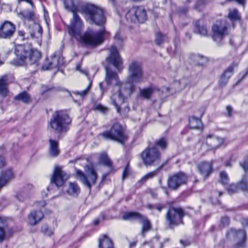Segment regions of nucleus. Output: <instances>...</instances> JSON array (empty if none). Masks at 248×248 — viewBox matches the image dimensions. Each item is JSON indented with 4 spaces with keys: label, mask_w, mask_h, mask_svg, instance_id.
Listing matches in <instances>:
<instances>
[{
    "label": "nucleus",
    "mask_w": 248,
    "mask_h": 248,
    "mask_svg": "<svg viewBox=\"0 0 248 248\" xmlns=\"http://www.w3.org/2000/svg\"><path fill=\"white\" fill-rule=\"evenodd\" d=\"M73 13V18L68 26V33L80 43L87 46H94L100 44L103 41V30L99 31L88 30L81 35L83 29L82 21L73 9L70 10Z\"/></svg>",
    "instance_id": "1"
},
{
    "label": "nucleus",
    "mask_w": 248,
    "mask_h": 248,
    "mask_svg": "<svg viewBox=\"0 0 248 248\" xmlns=\"http://www.w3.org/2000/svg\"><path fill=\"white\" fill-rule=\"evenodd\" d=\"M71 122L72 119L66 111L58 110L52 115L49 126L55 132L63 133L68 130Z\"/></svg>",
    "instance_id": "2"
},
{
    "label": "nucleus",
    "mask_w": 248,
    "mask_h": 248,
    "mask_svg": "<svg viewBox=\"0 0 248 248\" xmlns=\"http://www.w3.org/2000/svg\"><path fill=\"white\" fill-rule=\"evenodd\" d=\"M128 76L127 82L128 83L127 93L131 94L134 90V83H140L143 82L144 77L141 64L138 62H133L129 65Z\"/></svg>",
    "instance_id": "3"
},
{
    "label": "nucleus",
    "mask_w": 248,
    "mask_h": 248,
    "mask_svg": "<svg viewBox=\"0 0 248 248\" xmlns=\"http://www.w3.org/2000/svg\"><path fill=\"white\" fill-rule=\"evenodd\" d=\"M126 85L121 84V88L119 91L112 94L111 100L113 105L115 107L117 111L122 116L125 117L129 111V107L124 102V97L123 93L130 95L127 93L128 88L126 87Z\"/></svg>",
    "instance_id": "4"
},
{
    "label": "nucleus",
    "mask_w": 248,
    "mask_h": 248,
    "mask_svg": "<svg viewBox=\"0 0 248 248\" xmlns=\"http://www.w3.org/2000/svg\"><path fill=\"white\" fill-rule=\"evenodd\" d=\"M83 11L87 20L100 26L105 23L106 17L102 9L93 5H87L84 7Z\"/></svg>",
    "instance_id": "5"
},
{
    "label": "nucleus",
    "mask_w": 248,
    "mask_h": 248,
    "mask_svg": "<svg viewBox=\"0 0 248 248\" xmlns=\"http://www.w3.org/2000/svg\"><path fill=\"white\" fill-rule=\"evenodd\" d=\"M84 169L85 174L79 170H77V174L82 183L91 191L92 186L96 182L97 174L92 165H86Z\"/></svg>",
    "instance_id": "6"
},
{
    "label": "nucleus",
    "mask_w": 248,
    "mask_h": 248,
    "mask_svg": "<svg viewBox=\"0 0 248 248\" xmlns=\"http://www.w3.org/2000/svg\"><path fill=\"white\" fill-rule=\"evenodd\" d=\"M18 16L21 19H23L25 24L27 21L31 22V28L33 31H31L30 35L32 38H39L41 37L42 34V29L39 24L34 22V13L32 11L25 10L21 11L17 13Z\"/></svg>",
    "instance_id": "7"
},
{
    "label": "nucleus",
    "mask_w": 248,
    "mask_h": 248,
    "mask_svg": "<svg viewBox=\"0 0 248 248\" xmlns=\"http://www.w3.org/2000/svg\"><path fill=\"white\" fill-rule=\"evenodd\" d=\"M107 140H115L120 143H124L127 140L123 127L119 123H115L112 126L109 131H106L100 134Z\"/></svg>",
    "instance_id": "8"
},
{
    "label": "nucleus",
    "mask_w": 248,
    "mask_h": 248,
    "mask_svg": "<svg viewBox=\"0 0 248 248\" xmlns=\"http://www.w3.org/2000/svg\"><path fill=\"white\" fill-rule=\"evenodd\" d=\"M143 163L146 166L154 165L160 160L161 155L156 146L148 147L140 154Z\"/></svg>",
    "instance_id": "9"
},
{
    "label": "nucleus",
    "mask_w": 248,
    "mask_h": 248,
    "mask_svg": "<svg viewBox=\"0 0 248 248\" xmlns=\"http://www.w3.org/2000/svg\"><path fill=\"white\" fill-rule=\"evenodd\" d=\"M125 18L129 22L143 23L147 20L146 11L141 6L133 7L126 13Z\"/></svg>",
    "instance_id": "10"
},
{
    "label": "nucleus",
    "mask_w": 248,
    "mask_h": 248,
    "mask_svg": "<svg viewBox=\"0 0 248 248\" xmlns=\"http://www.w3.org/2000/svg\"><path fill=\"white\" fill-rule=\"evenodd\" d=\"M30 53L31 48L29 46L21 45L16 46L15 49L16 58L11 63L16 66H24L28 64Z\"/></svg>",
    "instance_id": "11"
},
{
    "label": "nucleus",
    "mask_w": 248,
    "mask_h": 248,
    "mask_svg": "<svg viewBox=\"0 0 248 248\" xmlns=\"http://www.w3.org/2000/svg\"><path fill=\"white\" fill-rule=\"evenodd\" d=\"M184 215V212L182 208H170L166 216L169 227L172 228L174 226L183 223L182 218Z\"/></svg>",
    "instance_id": "12"
},
{
    "label": "nucleus",
    "mask_w": 248,
    "mask_h": 248,
    "mask_svg": "<svg viewBox=\"0 0 248 248\" xmlns=\"http://www.w3.org/2000/svg\"><path fill=\"white\" fill-rule=\"evenodd\" d=\"M124 220L136 219L142 224L141 234L144 236V233L151 229V224L147 217L136 212H126L123 216Z\"/></svg>",
    "instance_id": "13"
},
{
    "label": "nucleus",
    "mask_w": 248,
    "mask_h": 248,
    "mask_svg": "<svg viewBox=\"0 0 248 248\" xmlns=\"http://www.w3.org/2000/svg\"><path fill=\"white\" fill-rule=\"evenodd\" d=\"M227 25L225 21H217L212 27V37L217 42H220L228 34Z\"/></svg>",
    "instance_id": "14"
},
{
    "label": "nucleus",
    "mask_w": 248,
    "mask_h": 248,
    "mask_svg": "<svg viewBox=\"0 0 248 248\" xmlns=\"http://www.w3.org/2000/svg\"><path fill=\"white\" fill-rule=\"evenodd\" d=\"M187 181V176L183 172H179L169 177L167 181L168 186L170 188L176 190L181 186L186 184Z\"/></svg>",
    "instance_id": "15"
},
{
    "label": "nucleus",
    "mask_w": 248,
    "mask_h": 248,
    "mask_svg": "<svg viewBox=\"0 0 248 248\" xmlns=\"http://www.w3.org/2000/svg\"><path fill=\"white\" fill-rule=\"evenodd\" d=\"M109 50V55L106 58L107 62L121 72L123 69V63L117 49L115 46H112Z\"/></svg>",
    "instance_id": "16"
},
{
    "label": "nucleus",
    "mask_w": 248,
    "mask_h": 248,
    "mask_svg": "<svg viewBox=\"0 0 248 248\" xmlns=\"http://www.w3.org/2000/svg\"><path fill=\"white\" fill-rule=\"evenodd\" d=\"M68 177V175L62 170L61 167H56L51 179V182L54 183L57 186H61Z\"/></svg>",
    "instance_id": "17"
},
{
    "label": "nucleus",
    "mask_w": 248,
    "mask_h": 248,
    "mask_svg": "<svg viewBox=\"0 0 248 248\" xmlns=\"http://www.w3.org/2000/svg\"><path fill=\"white\" fill-rule=\"evenodd\" d=\"M15 31L14 25L9 21H5L0 26V38L9 39L13 35Z\"/></svg>",
    "instance_id": "18"
},
{
    "label": "nucleus",
    "mask_w": 248,
    "mask_h": 248,
    "mask_svg": "<svg viewBox=\"0 0 248 248\" xmlns=\"http://www.w3.org/2000/svg\"><path fill=\"white\" fill-rule=\"evenodd\" d=\"M160 90L157 87L153 85L144 88L140 90V96L143 99H150L157 92H159Z\"/></svg>",
    "instance_id": "19"
},
{
    "label": "nucleus",
    "mask_w": 248,
    "mask_h": 248,
    "mask_svg": "<svg viewBox=\"0 0 248 248\" xmlns=\"http://www.w3.org/2000/svg\"><path fill=\"white\" fill-rule=\"evenodd\" d=\"M44 217V214L41 210H33L28 216L27 222L31 226L38 224Z\"/></svg>",
    "instance_id": "20"
},
{
    "label": "nucleus",
    "mask_w": 248,
    "mask_h": 248,
    "mask_svg": "<svg viewBox=\"0 0 248 248\" xmlns=\"http://www.w3.org/2000/svg\"><path fill=\"white\" fill-rule=\"evenodd\" d=\"M224 142V139L216 137L213 135H209L207 136L205 143L211 149H216Z\"/></svg>",
    "instance_id": "21"
},
{
    "label": "nucleus",
    "mask_w": 248,
    "mask_h": 248,
    "mask_svg": "<svg viewBox=\"0 0 248 248\" xmlns=\"http://www.w3.org/2000/svg\"><path fill=\"white\" fill-rule=\"evenodd\" d=\"M106 76V81L108 85H119L120 82L119 80L118 77L116 72H113L108 67H105Z\"/></svg>",
    "instance_id": "22"
},
{
    "label": "nucleus",
    "mask_w": 248,
    "mask_h": 248,
    "mask_svg": "<svg viewBox=\"0 0 248 248\" xmlns=\"http://www.w3.org/2000/svg\"><path fill=\"white\" fill-rule=\"evenodd\" d=\"M14 177L15 173L11 168L3 170L0 177V188Z\"/></svg>",
    "instance_id": "23"
},
{
    "label": "nucleus",
    "mask_w": 248,
    "mask_h": 248,
    "mask_svg": "<svg viewBox=\"0 0 248 248\" xmlns=\"http://www.w3.org/2000/svg\"><path fill=\"white\" fill-rule=\"evenodd\" d=\"M246 237L245 232L242 230H236L232 229L227 233V237L230 240L237 241Z\"/></svg>",
    "instance_id": "24"
},
{
    "label": "nucleus",
    "mask_w": 248,
    "mask_h": 248,
    "mask_svg": "<svg viewBox=\"0 0 248 248\" xmlns=\"http://www.w3.org/2000/svg\"><path fill=\"white\" fill-rule=\"evenodd\" d=\"M8 77L7 75H3L0 78V95L2 97H5L8 95Z\"/></svg>",
    "instance_id": "25"
},
{
    "label": "nucleus",
    "mask_w": 248,
    "mask_h": 248,
    "mask_svg": "<svg viewBox=\"0 0 248 248\" xmlns=\"http://www.w3.org/2000/svg\"><path fill=\"white\" fill-rule=\"evenodd\" d=\"M198 169L203 176L207 177L211 173L212 168L210 163L203 162L198 165Z\"/></svg>",
    "instance_id": "26"
},
{
    "label": "nucleus",
    "mask_w": 248,
    "mask_h": 248,
    "mask_svg": "<svg viewBox=\"0 0 248 248\" xmlns=\"http://www.w3.org/2000/svg\"><path fill=\"white\" fill-rule=\"evenodd\" d=\"M50 147L49 150V155L52 157H56L59 154L58 141L51 139L49 140Z\"/></svg>",
    "instance_id": "27"
},
{
    "label": "nucleus",
    "mask_w": 248,
    "mask_h": 248,
    "mask_svg": "<svg viewBox=\"0 0 248 248\" xmlns=\"http://www.w3.org/2000/svg\"><path fill=\"white\" fill-rule=\"evenodd\" d=\"M195 26L198 34L204 36L207 35L208 31L206 26L204 25L202 20H197L195 23Z\"/></svg>",
    "instance_id": "28"
},
{
    "label": "nucleus",
    "mask_w": 248,
    "mask_h": 248,
    "mask_svg": "<svg viewBox=\"0 0 248 248\" xmlns=\"http://www.w3.org/2000/svg\"><path fill=\"white\" fill-rule=\"evenodd\" d=\"M41 58V53L37 50L31 48V53L28 57V63L34 64L37 62Z\"/></svg>",
    "instance_id": "29"
},
{
    "label": "nucleus",
    "mask_w": 248,
    "mask_h": 248,
    "mask_svg": "<svg viewBox=\"0 0 248 248\" xmlns=\"http://www.w3.org/2000/svg\"><path fill=\"white\" fill-rule=\"evenodd\" d=\"M63 64V62L62 59L60 57H56V56H54V57L52 58L51 62L49 63V66H46L45 65H44L42 66V69L46 70H48L51 66L59 67Z\"/></svg>",
    "instance_id": "30"
},
{
    "label": "nucleus",
    "mask_w": 248,
    "mask_h": 248,
    "mask_svg": "<svg viewBox=\"0 0 248 248\" xmlns=\"http://www.w3.org/2000/svg\"><path fill=\"white\" fill-rule=\"evenodd\" d=\"M99 248H113L112 241L106 235L100 238L99 243Z\"/></svg>",
    "instance_id": "31"
},
{
    "label": "nucleus",
    "mask_w": 248,
    "mask_h": 248,
    "mask_svg": "<svg viewBox=\"0 0 248 248\" xmlns=\"http://www.w3.org/2000/svg\"><path fill=\"white\" fill-rule=\"evenodd\" d=\"M80 189L76 183L70 182L69 184V187L67 190V193L70 196L77 197L79 193Z\"/></svg>",
    "instance_id": "32"
},
{
    "label": "nucleus",
    "mask_w": 248,
    "mask_h": 248,
    "mask_svg": "<svg viewBox=\"0 0 248 248\" xmlns=\"http://www.w3.org/2000/svg\"><path fill=\"white\" fill-rule=\"evenodd\" d=\"M189 125L192 129H199L202 126V123L199 119L193 116L189 119Z\"/></svg>",
    "instance_id": "33"
},
{
    "label": "nucleus",
    "mask_w": 248,
    "mask_h": 248,
    "mask_svg": "<svg viewBox=\"0 0 248 248\" xmlns=\"http://www.w3.org/2000/svg\"><path fill=\"white\" fill-rule=\"evenodd\" d=\"M99 162L109 168L112 167V162L106 153H102L100 155Z\"/></svg>",
    "instance_id": "34"
},
{
    "label": "nucleus",
    "mask_w": 248,
    "mask_h": 248,
    "mask_svg": "<svg viewBox=\"0 0 248 248\" xmlns=\"http://www.w3.org/2000/svg\"><path fill=\"white\" fill-rule=\"evenodd\" d=\"M238 64L235 62L232 63L224 72L222 76L229 79L230 78L233 73V70L235 67H236Z\"/></svg>",
    "instance_id": "35"
},
{
    "label": "nucleus",
    "mask_w": 248,
    "mask_h": 248,
    "mask_svg": "<svg viewBox=\"0 0 248 248\" xmlns=\"http://www.w3.org/2000/svg\"><path fill=\"white\" fill-rule=\"evenodd\" d=\"M228 17L232 22L239 20L240 18L238 11L236 9L229 10Z\"/></svg>",
    "instance_id": "36"
},
{
    "label": "nucleus",
    "mask_w": 248,
    "mask_h": 248,
    "mask_svg": "<svg viewBox=\"0 0 248 248\" xmlns=\"http://www.w3.org/2000/svg\"><path fill=\"white\" fill-rule=\"evenodd\" d=\"M15 100H20L24 103H28L30 101L29 94L26 92H22L15 97Z\"/></svg>",
    "instance_id": "37"
},
{
    "label": "nucleus",
    "mask_w": 248,
    "mask_h": 248,
    "mask_svg": "<svg viewBox=\"0 0 248 248\" xmlns=\"http://www.w3.org/2000/svg\"><path fill=\"white\" fill-rule=\"evenodd\" d=\"M92 82L90 80L89 84L88 85V86H87L85 90L81 91H75L74 92V93L75 95H79L80 97L83 98L88 93L92 85Z\"/></svg>",
    "instance_id": "38"
},
{
    "label": "nucleus",
    "mask_w": 248,
    "mask_h": 248,
    "mask_svg": "<svg viewBox=\"0 0 248 248\" xmlns=\"http://www.w3.org/2000/svg\"><path fill=\"white\" fill-rule=\"evenodd\" d=\"M238 187L243 190H248V177L244 176L238 184Z\"/></svg>",
    "instance_id": "39"
},
{
    "label": "nucleus",
    "mask_w": 248,
    "mask_h": 248,
    "mask_svg": "<svg viewBox=\"0 0 248 248\" xmlns=\"http://www.w3.org/2000/svg\"><path fill=\"white\" fill-rule=\"evenodd\" d=\"M158 170H159V169H158L148 173L147 174H146V175H145L141 178V179L140 180V182H144L147 180L153 178L154 176H155L157 174V173L158 172Z\"/></svg>",
    "instance_id": "40"
},
{
    "label": "nucleus",
    "mask_w": 248,
    "mask_h": 248,
    "mask_svg": "<svg viewBox=\"0 0 248 248\" xmlns=\"http://www.w3.org/2000/svg\"><path fill=\"white\" fill-rule=\"evenodd\" d=\"M220 182L222 185L227 184L229 181V177L228 174L225 171H221L219 173Z\"/></svg>",
    "instance_id": "41"
},
{
    "label": "nucleus",
    "mask_w": 248,
    "mask_h": 248,
    "mask_svg": "<svg viewBox=\"0 0 248 248\" xmlns=\"http://www.w3.org/2000/svg\"><path fill=\"white\" fill-rule=\"evenodd\" d=\"M235 245V248H245L246 247V237L243 239H239Z\"/></svg>",
    "instance_id": "42"
},
{
    "label": "nucleus",
    "mask_w": 248,
    "mask_h": 248,
    "mask_svg": "<svg viewBox=\"0 0 248 248\" xmlns=\"http://www.w3.org/2000/svg\"><path fill=\"white\" fill-rule=\"evenodd\" d=\"M158 146L161 149H165L167 147V142L164 138H161L155 142V146Z\"/></svg>",
    "instance_id": "43"
},
{
    "label": "nucleus",
    "mask_w": 248,
    "mask_h": 248,
    "mask_svg": "<svg viewBox=\"0 0 248 248\" xmlns=\"http://www.w3.org/2000/svg\"><path fill=\"white\" fill-rule=\"evenodd\" d=\"M42 232L48 236H51L53 234V231L52 229L49 228L46 225H44L42 227Z\"/></svg>",
    "instance_id": "44"
},
{
    "label": "nucleus",
    "mask_w": 248,
    "mask_h": 248,
    "mask_svg": "<svg viewBox=\"0 0 248 248\" xmlns=\"http://www.w3.org/2000/svg\"><path fill=\"white\" fill-rule=\"evenodd\" d=\"M188 80L186 78H183L180 81H175L173 86H176L177 85H181L182 86L181 88H184L188 85Z\"/></svg>",
    "instance_id": "45"
},
{
    "label": "nucleus",
    "mask_w": 248,
    "mask_h": 248,
    "mask_svg": "<svg viewBox=\"0 0 248 248\" xmlns=\"http://www.w3.org/2000/svg\"><path fill=\"white\" fill-rule=\"evenodd\" d=\"M94 110L100 111L102 113H106L108 111V109L101 104H97L94 107Z\"/></svg>",
    "instance_id": "46"
},
{
    "label": "nucleus",
    "mask_w": 248,
    "mask_h": 248,
    "mask_svg": "<svg viewBox=\"0 0 248 248\" xmlns=\"http://www.w3.org/2000/svg\"><path fill=\"white\" fill-rule=\"evenodd\" d=\"M239 188L238 185L237 186L235 184H231L229 186L227 189L228 192L230 194H232L237 192Z\"/></svg>",
    "instance_id": "47"
},
{
    "label": "nucleus",
    "mask_w": 248,
    "mask_h": 248,
    "mask_svg": "<svg viewBox=\"0 0 248 248\" xmlns=\"http://www.w3.org/2000/svg\"><path fill=\"white\" fill-rule=\"evenodd\" d=\"M164 36L160 33H157L155 36V43L157 45H160L164 41Z\"/></svg>",
    "instance_id": "48"
},
{
    "label": "nucleus",
    "mask_w": 248,
    "mask_h": 248,
    "mask_svg": "<svg viewBox=\"0 0 248 248\" xmlns=\"http://www.w3.org/2000/svg\"><path fill=\"white\" fill-rule=\"evenodd\" d=\"M240 165L245 172H248V156L240 163Z\"/></svg>",
    "instance_id": "49"
},
{
    "label": "nucleus",
    "mask_w": 248,
    "mask_h": 248,
    "mask_svg": "<svg viewBox=\"0 0 248 248\" xmlns=\"http://www.w3.org/2000/svg\"><path fill=\"white\" fill-rule=\"evenodd\" d=\"M147 207L148 208H149L150 209H156L159 212H160L165 207L164 206L160 205V204H158V205L148 204L147 206Z\"/></svg>",
    "instance_id": "50"
},
{
    "label": "nucleus",
    "mask_w": 248,
    "mask_h": 248,
    "mask_svg": "<svg viewBox=\"0 0 248 248\" xmlns=\"http://www.w3.org/2000/svg\"><path fill=\"white\" fill-rule=\"evenodd\" d=\"M204 5V1L200 0L198 1L195 5V9L199 11H201Z\"/></svg>",
    "instance_id": "51"
},
{
    "label": "nucleus",
    "mask_w": 248,
    "mask_h": 248,
    "mask_svg": "<svg viewBox=\"0 0 248 248\" xmlns=\"http://www.w3.org/2000/svg\"><path fill=\"white\" fill-rule=\"evenodd\" d=\"M228 80L229 79L227 78L222 75L219 81V86L221 87L224 86L227 84Z\"/></svg>",
    "instance_id": "52"
},
{
    "label": "nucleus",
    "mask_w": 248,
    "mask_h": 248,
    "mask_svg": "<svg viewBox=\"0 0 248 248\" xmlns=\"http://www.w3.org/2000/svg\"><path fill=\"white\" fill-rule=\"evenodd\" d=\"M220 222L223 226H227L229 224L230 219L227 217H222L221 219Z\"/></svg>",
    "instance_id": "53"
},
{
    "label": "nucleus",
    "mask_w": 248,
    "mask_h": 248,
    "mask_svg": "<svg viewBox=\"0 0 248 248\" xmlns=\"http://www.w3.org/2000/svg\"><path fill=\"white\" fill-rule=\"evenodd\" d=\"M199 58L200 61L198 63L199 65H203L207 62V59L205 57H199Z\"/></svg>",
    "instance_id": "54"
},
{
    "label": "nucleus",
    "mask_w": 248,
    "mask_h": 248,
    "mask_svg": "<svg viewBox=\"0 0 248 248\" xmlns=\"http://www.w3.org/2000/svg\"><path fill=\"white\" fill-rule=\"evenodd\" d=\"M187 11L186 8H179L177 9V12L179 15H185Z\"/></svg>",
    "instance_id": "55"
},
{
    "label": "nucleus",
    "mask_w": 248,
    "mask_h": 248,
    "mask_svg": "<svg viewBox=\"0 0 248 248\" xmlns=\"http://www.w3.org/2000/svg\"><path fill=\"white\" fill-rule=\"evenodd\" d=\"M5 236V232L2 228H0V242H2Z\"/></svg>",
    "instance_id": "56"
},
{
    "label": "nucleus",
    "mask_w": 248,
    "mask_h": 248,
    "mask_svg": "<svg viewBox=\"0 0 248 248\" xmlns=\"http://www.w3.org/2000/svg\"><path fill=\"white\" fill-rule=\"evenodd\" d=\"M76 70L78 71H79L80 73L85 75L86 76H88V72L86 70H82L81 69V66L80 65L78 64L76 67Z\"/></svg>",
    "instance_id": "57"
},
{
    "label": "nucleus",
    "mask_w": 248,
    "mask_h": 248,
    "mask_svg": "<svg viewBox=\"0 0 248 248\" xmlns=\"http://www.w3.org/2000/svg\"><path fill=\"white\" fill-rule=\"evenodd\" d=\"M226 2L236 1L238 4L244 5L245 3L246 0H226Z\"/></svg>",
    "instance_id": "58"
},
{
    "label": "nucleus",
    "mask_w": 248,
    "mask_h": 248,
    "mask_svg": "<svg viewBox=\"0 0 248 248\" xmlns=\"http://www.w3.org/2000/svg\"><path fill=\"white\" fill-rule=\"evenodd\" d=\"M129 174V170H128V165H127L126 167L125 168L124 172L123 177V178L126 177Z\"/></svg>",
    "instance_id": "59"
},
{
    "label": "nucleus",
    "mask_w": 248,
    "mask_h": 248,
    "mask_svg": "<svg viewBox=\"0 0 248 248\" xmlns=\"http://www.w3.org/2000/svg\"><path fill=\"white\" fill-rule=\"evenodd\" d=\"M18 34L19 36L21 37V39L22 40H24L25 39H28V38H26L25 35V32L23 31H18Z\"/></svg>",
    "instance_id": "60"
},
{
    "label": "nucleus",
    "mask_w": 248,
    "mask_h": 248,
    "mask_svg": "<svg viewBox=\"0 0 248 248\" xmlns=\"http://www.w3.org/2000/svg\"><path fill=\"white\" fill-rule=\"evenodd\" d=\"M226 110L227 111V115H228V116L229 117L231 116L232 112V108L231 106H228L226 107Z\"/></svg>",
    "instance_id": "61"
},
{
    "label": "nucleus",
    "mask_w": 248,
    "mask_h": 248,
    "mask_svg": "<svg viewBox=\"0 0 248 248\" xmlns=\"http://www.w3.org/2000/svg\"><path fill=\"white\" fill-rule=\"evenodd\" d=\"M5 164V158L3 156L0 155V167H3Z\"/></svg>",
    "instance_id": "62"
},
{
    "label": "nucleus",
    "mask_w": 248,
    "mask_h": 248,
    "mask_svg": "<svg viewBox=\"0 0 248 248\" xmlns=\"http://www.w3.org/2000/svg\"><path fill=\"white\" fill-rule=\"evenodd\" d=\"M115 40L116 42L118 41V43L119 42H121L122 41V39L120 38V36L118 33H117L116 35L115 36Z\"/></svg>",
    "instance_id": "63"
},
{
    "label": "nucleus",
    "mask_w": 248,
    "mask_h": 248,
    "mask_svg": "<svg viewBox=\"0 0 248 248\" xmlns=\"http://www.w3.org/2000/svg\"><path fill=\"white\" fill-rule=\"evenodd\" d=\"M17 199L20 201H23L25 199L22 197V195L20 193L17 194L16 196Z\"/></svg>",
    "instance_id": "64"
}]
</instances>
